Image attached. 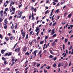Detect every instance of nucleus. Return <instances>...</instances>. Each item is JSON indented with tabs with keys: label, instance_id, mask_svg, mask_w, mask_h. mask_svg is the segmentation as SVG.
I'll return each mask as SVG.
<instances>
[{
	"label": "nucleus",
	"instance_id": "1",
	"mask_svg": "<svg viewBox=\"0 0 73 73\" xmlns=\"http://www.w3.org/2000/svg\"><path fill=\"white\" fill-rule=\"evenodd\" d=\"M4 15V11L3 10H1L0 11V17L3 16Z\"/></svg>",
	"mask_w": 73,
	"mask_h": 73
},
{
	"label": "nucleus",
	"instance_id": "2",
	"mask_svg": "<svg viewBox=\"0 0 73 73\" xmlns=\"http://www.w3.org/2000/svg\"><path fill=\"white\" fill-rule=\"evenodd\" d=\"M27 47H24L23 50V52H25L27 51Z\"/></svg>",
	"mask_w": 73,
	"mask_h": 73
},
{
	"label": "nucleus",
	"instance_id": "3",
	"mask_svg": "<svg viewBox=\"0 0 73 73\" xmlns=\"http://www.w3.org/2000/svg\"><path fill=\"white\" fill-rule=\"evenodd\" d=\"M23 13V12H22V11H19L18 12V15H22Z\"/></svg>",
	"mask_w": 73,
	"mask_h": 73
},
{
	"label": "nucleus",
	"instance_id": "4",
	"mask_svg": "<svg viewBox=\"0 0 73 73\" xmlns=\"http://www.w3.org/2000/svg\"><path fill=\"white\" fill-rule=\"evenodd\" d=\"M40 28L37 27V28H36L35 30V32H37L38 31L40 30Z\"/></svg>",
	"mask_w": 73,
	"mask_h": 73
},
{
	"label": "nucleus",
	"instance_id": "5",
	"mask_svg": "<svg viewBox=\"0 0 73 73\" xmlns=\"http://www.w3.org/2000/svg\"><path fill=\"white\" fill-rule=\"evenodd\" d=\"M37 52V50H35L34 51L33 53V54L35 55V56H36V53Z\"/></svg>",
	"mask_w": 73,
	"mask_h": 73
},
{
	"label": "nucleus",
	"instance_id": "6",
	"mask_svg": "<svg viewBox=\"0 0 73 73\" xmlns=\"http://www.w3.org/2000/svg\"><path fill=\"white\" fill-rule=\"evenodd\" d=\"M15 2L14 1L13 2H11L10 3V7H11L12 5H14V4H15Z\"/></svg>",
	"mask_w": 73,
	"mask_h": 73
},
{
	"label": "nucleus",
	"instance_id": "7",
	"mask_svg": "<svg viewBox=\"0 0 73 73\" xmlns=\"http://www.w3.org/2000/svg\"><path fill=\"white\" fill-rule=\"evenodd\" d=\"M15 56H13L12 57L11 60V61H12V62H13V61H15Z\"/></svg>",
	"mask_w": 73,
	"mask_h": 73
},
{
	"label": "nucleus",
	"instance_id": "8",
	"mask_svg": "<svg viewBox=\"0 0 73 73\" xmlns=\"http://www.w3.org/2000/svg\"><path fill=\"white\" fill-rule=\"evenodd\" d=\"M68 62H66L65 63V66L64 67V68H65L66 67L68 66Z\"/></svg>",
	"mask_w": 73,
	"mask_h": 73
},
{
	"label": "nucleus",
	"instance_id": "9",
	"mask_svg": "<svg viewBox=\"0 0 73 73\" xmlns=\"http://www.w3.org/2000/svg\"><path fill=\"white\" fill-rule=\"evenodd\" d=\"M50 52L51 54H54V53L53 52L52 50H50Z\"/></svg>",
	"mask_w": 73,
	"mask_h": 73
},
{
	"label": "nucleus",
	"instance_id": "10",
	"mask_svg": "<svg viewBox=\"0 0 73 73\" xmlns=\"http://www.w3.org/2000/svg\"><path fill=\"white\" fill-rule=\"evenodd\" d=\"M5 38L6 41H8L9 40V38L8 37H5Z\"/></svg>",
	"mask_w": 73,
	"mask_h": 73
},
{
	"label": "nucleus",
	"instance_id": "11",
	"mask_svg": "<svg viewBox=\"0 0 73 73\" xmlns=\"http://www.w3.org/2000/svg\"><path fill=\"white\" fill-rule=\"evenodd\" d=\"M28 38V34H27L26 37L25 38V40H27Z\"/></svg>",
	"mask_w": 73,
	"mask_h": 73
},
{
	"label": "nucleus",
	"instance_id": "12",
	"mask_svg": "<svg viewBox=\"0 0 73 73\" xmlns=\"http://www.w3.org/2000/svg\"><path fill=\"white\" fill-rule=\"evenodd\" d=\"M5 50H1V52L2 53V54H4L3 53L4 52H5Z\"/></svg>",
	"mask_w": 73,
	"mask_h": 73
},
{
	"label": "nucleus",
	"instance_id": "13",
	"mask_svg": "<svg viewBox=\"0 0 73 73\" xmlns=\"http://www.w3.org/2000/svg\"><path fill=\"white\" fill-rule=\"evenodd\" d=\"M2 59L3 61H6V58H4V57H3L2 58Z\"/></svg>",
	"mask_w": 73,
	"mask_h": 73
},
{
	"label": "nucleus",
	"instance_id": "14",
	"mask_svg": "<svg viewBox=\"0 0 73 73\" xmlns=\"http://www.w3.org/2000/svg\"><path fill=\"white\" fill-rule=\"evenodd\" d=\"M34 8L33 7H31L30 9L31 10V11H33V10H34Z\"/></svg>",
	"mask_w": 73,
	"mask_h": 73
},
{
	"label": "nucleus",
	"instance_id": "15",
	"mask_svg": "<svg viewBox=\"0 0 73 73\" xmlns=\"http://www.w3.org/2000/svg\"><path fill=\"white\" fill-rule=\"evenodd\" d=\"M11 55H12V52H9L8 53L7 56L8 57H9V56H11Z\"/></svg>",
	"mask_w": 73,
	"mask_h": 73
},
{
	"label": "nucleus",
	"instance_id": "16",
	"mask_svg": "<svg viewBox=\"0 0 73 73\" xmlns=\"http://www.w3.org/2000/svg\"><path fill=\"white\" fill-rule=\"evenodd\" d=\"M62 56H64L63 57H65L66 56V53H65H65H63L62 54Z\"/></svg>",
	"mask_w": 73,
	"mask_h": 73
},
{
	"label": "nucleus",
	"instance_id": "17",
	"mask_svg": "<svg viewBox=\"0 0 73 73\" xmlns=\"http://www.w3.org/2000/svg\"><path fill=\"white\" fill-rule=\"evenodd\" d=\"M68 39H65L64 40L65 42L66 43L68 42Z\"/></svg>",
	"mask_w": 73,
	"mask_h": 73
},
{
	"label": "nucleus",
	"instance_id": "18",
	"mask_svg": "<svg viewBox=\"0 0 73 73\" xmlns=\"http://www.w3.org/2000/svg\"><path fill=\"white\" fill-rule=\"evenodd\" d=\"M69 26L70 27V29H72V28L73 27V25H70Z\"/></svg>",
	"mask_w": 73,
	"mask_h": 73
},
{
	"label": "nucleus",
	"instance_id": "19",
	"mask_svg": "<svg viewBox=\"0 0 73 73\" xmlns=\"http://www.w3.org/2000/svg\"><path fill=\"white\" fill-rule=\"evenodd\" d=\"M2 21H3V19H2V18L1 17H0V24L1 23Z\"/></svg>",
	"mask_w": 73,
	"mask_h": 73
},
{
	"label": "nucleus",
	"instance_id": "20",
	"mask_svg": "<svg viewBox=\"0 0 73 73\" xmlns=\"http://www.w3.org/2000/svg\"><path fill=\"white\" fill-rule=\"evenodd\" d=\"M11 28L12 29H13V28H14V25L13 23L12 24Z\"/></svg>",
	"mask_w": 73,
	"mask_h": 73
},
{
	"label": "nucleus",
	"instance_id": "21",
	"mask_svg": "<svg viewBox=\"0 0 73 73\" xmlns=\"http://www.w3.org/2000/svg\"><path fill=\"white\" fill-rule=\"evenodd\" d=\"M25 55H27V56H29V52H27L25 53Z\"/></svg>",
	"mask_w": 73,
	"mask_h": 73
},
{
	"label": "nucleus",
	"instance_id": "22",
	"mask_svg": "<svg viewBox=\"0 0 73 73\" xmlns=\"http://www.w3.org/2000/svg\"><path fill=\"white\" fill-rule=\"evenodd\" d=\"M67 13H67V12H65V13H64V17H65V16H66V15H67Z\"/></svg>",
	"mask_w": 73,
	"mask_h": 73
},
{
	"label": "nucleus",
	"instance_id": "23",
	"mask_svg": "<svg viewBox=\"0 0 73 73\" xmlns=\"http://www.w3.org/2000/svg\"><path fill=\"white\" fill-rule=\"evenodd\" d=\"M4 63L5 65H7V61H6V60H5L4 62Z\"/></svg>",
	"mask_w": 73,
	"mask_h": 73
},
{
	"label": "nucleus",
	"instance_id": "24",
	"mask_svg": "<svg viewBox=\"0 0 73 73\" xmlns=\"http://www.w3.org/2000/svg\"><path fill=\"white\" fill-rule=\"evenodd\" d=\"M53 57V56L51 55H50L49 56V58H52Z\"/></svg>",
	"mask_w": 73,
	"mask_h": 73
},
{
	"label": "nucleus",
	"instance_id": "25",
	"mask_svg": "<svg viewBox=\"0 0 73 73\" xmlns=\"http://www.w3.org/2000/svg\"><path fill=\"white\" fill-rule=\"evenodd\" d=\"M72 16V14L70 13L68 15V17L70 18Z\"/></svg>",
	"mask_w": 73,
	"mask_h": 73
},
{
	"label": "nucleus",
	"instance_id": "26",
	"mask_svg": "<svg viewBox=\"0 0 73 73\" xmlns=\"http://www.w3.org/2000/svg\"><path fill=\"white\" fill-rule=\"evenodd\" d=\"M56 36L57 35L56 34H55L54 35L52 36V37H56Z\"/></svg>",
	"mask_w": 73,
	"mask_h": 73
},
{
	"label": "nucleus",
	"instance_id": "27",
	"mask_svg": "<svg viewBox=\"0 0 73 73\" xmlns=\"http://www.w3.org/2000/svg\"><path fill=\"white\" fill-rule=\"evenodd\" d=\"M33 43V40H32V41L31 42H29V44H30V45H32V44Z\"/></svg>",
	"mask_w": 73,
	"mask_h": 73
},
{
	"label": "nucleus",
	"instance_id": "28",
	"mask_svg": "<svg viewBox=\"0 0 73 73\" xmlns=\"http://www.w3.org/2000/svg\"><path fill=\"white\" fill-rule=\"evenodd\" d=\"M56 66V64L55 63H54L53 65V67L54 68H55Z\"/></svg>",
	"mask_w": 73,
	"mask_h": 73
},
{
	"label": "nucleus",
	"instance_id": "29",
	"mask_svg": "<svg viewBox=\"0 0 73 73\" xmlns=\"http://www.w3.org/2000/svg\"><path fill=\"white\" fill-rule=\"evenodd\" d=\"M60 66H61V63L60 62L58 64V68H59V67H60Z\"/></svg>",
	"mask_w": 73,
	"mask_h": 73
},
{
	"label": "nucleus",
	"instance_id": "30",
	"mask_svg": "<svg viewBox=\"0 0 73 73\" xmlns=\"http://www.w3.org/2000/svg\"><path fill=\"white\" fill-rule=\"evenodd\" d=\"M4 56H8V52H7L4 55Z\"/></svg>",
	"mask_w": 73,
	"mask_h": 73
},
{
	"label": "nucleus",
	"instance_id": "31",
	"mask_svg": "<svg viewBox=\"0 0 73 73\" xmlns=\"http://www.w3.org/2000/svg\"><path fill=\"white\" fill-rule=\"evenodd\" d=\"M40 32V31H38L37 33H36V36H37L38 35V33H39Z\"/></svg>",
	"mask_w": 73,
	"mask_h": 73
},
{
	"label": "nucleus",
	"instance_id": "32",
	"mask_svg": "<svg viewBox=\"0 0 73 73\" xmlns=\"http://www.w3.org/2000/svg\"><path fill=\"white\" fill-rule=\"evenodd\" d=\"M25 16H24L23 17H22L21 19V20H23L25 18Z\"/></svg>",
	"mask_w": 73,
	"mask_h": 73
},
{
	"label": "nucleus",
	"instance_id": "33",
	"mask_svg": "<svg viewBox=\"0 0 73 73\" xmlns=\"http://www.w3.org/2000/svg\"><path fill=\"white\" fill-rule=\"evenodd\" d=\"M17 50L18 52H19L20 50V48H17Z\"/></svg>",
	"mask_w": 73,
	"mask_h": 73
},
{
	"label": "nucleus",
	"instance_id": "34",
	"mask_svg": "<svg viewBox=\"0 0 73 73\" xmlns=\"http://www.w3.org/2000/svg\"><path fill=\"white\" fill-rule=\"evenodd\" d=\"M56 45V43H55V42H54L52 43V46H54V45Z\"/></svg>",
	"mask_w": 73,
	"mask_h": 73
},
{
	"label": "nucleus",
	"instance_id": "35",
	"mask_svg": "<svg viewBox=\"0 0 73 73\" xmlns=\"http://www.w3.org/2000/svg\"><path fill=\"white\" fill-rule=\"evenodd\" d=\"M7 24H8V21H6V22H5L4 24V25H6Z\"/></svg>",
	"mask_w": 73,
	"mask_h": 73
},
{
	"label": "nucleus",
	"instance_id": "36",
	"mask_svg": "<svg viewBox=\"0 0 73 73\" xmlns=\"http://www.w3.org/2000/svg\"><path fill=\"white\" fill-rule=\"evenodd\" d=\"M18 44V43H16V44L15 45V46H14V47L13 48V49L15 48L16 47V45H17V44Z\"/></svg>",
	"mask_w": 73,
	"mask_h": 73
},
{
	"label": "nucleus",
	"instance_id": "37",
	"mask_svg": "<svg viewBox=\"0 0 73 73\" xmlns=\"http://www.w3.org/2000/svg\"><path fill=\"white\" fill-rule=\"evenodd\" d=\"M55 2H56L55 1H54L53 3H52V4H53V5H56V3H55Z\"/></svg>",
	"mask_w": 73,
	"mask_h": 73
},
{
	"label": "nucleus",
	"instance_id": "38",
	"mask_svg": "<svg viewBox=\"0 0 73 73\" xmlns=\"http://www.w3.org/2000/svg\"><path fill=\"white\" fill-rule=\"evenodd\" d=\"M22 6H23V5L22 4H21L20 5H19V8H21V7H22Z\"/></svg>",
	"mask_w": 73,
	"mask_h": 73
},
{
	"label": "nucleus",
	"instance_id": "39",
	"mask_svg": "<svg viewBox=\"0 0 73 73\" xmlns=\"http://www.w3.org/2000/svg\"><path fill=\"white\" fill-rule=\"evenodd\" d=\"M59 11V9H57V10L55 11V13H58V12Z\"/></svg>",
	"mask_w": 73,
	"mask_h": 73
},
{
	"label": "nucleus",
	"instance_id": "40",
	"mask_svg": "<svg viewBox=\"0 0 73 73\" xmlns=\"http://www.w3.org/2000/svg\"><path fill=\"white\" fill-rule=\"evenodd\" d=\"M12 10L13 11H15V8H12Z\"/></svg>",
	"mask_w": 73,
	"mask_h": 73
},
{
	"label": "nucleus",
	"instance_id": "41",
	"mask_svg": "<svg viewBox=\"0 0 73 73\" xmlns=\"http://www.w3.org/2000/svg\"><path fill=\"white\" fill-rule=\"evenodd\" d=\"M44 42V41H41L40 42V44H42Z\"/></svg>",
	"mask_w": 73,
	"mask_h": 73
},
{
	"label": "nucleus",
	"instance_id": "42",
	"mask_svg": "<svg viewBox=\"0 0 73 73\" xmlns=\"http://www.w3.org/2000/svg\"><path fill=\"white\" fill-rule=\"evenodd\" d=\"M56 60H57V58L55 57L53 58V60L54 61H56Z\"/></svg>",
	"mask_w": 73,
	"mask_h": 73
},
{
	"label": "nucleus",
	"instance_id": "43",
	"mask_svg": "<svg viewBox=\"0 0 73 73\" xmlns=\"http://www.w3.org/2000/svg\"><path fill=\"white\" fill-rule=\"evenodd\" d=\"M63 50H65V45L64 44H63Z\"/></svg>",
	"mask_w": 73,
	"mask_h": 73
},
{
	"label": "nucleus",
	"instance_id": "44",
	"mask_svg": "<svg viewBox=\"0 0 73 73\" xmlns=\"http://www.w3.org/2000/svg\"><path fill=\"white\" fill-rule=\"evenodd\" d=\"M12 19V16H10L9 18V20H11Z\"/></svg>",
	"mask_w": 73,
	"mask_h": 73
},
{
	"label": "nucleus",
	"instance_id": "45",
	"mask_svg": "<svg viewBox=\"0 0 73 73\" xmlns=\"http://www.w3.org/2000/svg\"><path fill=\"white\" fill-rule=\"evenodd\" d=\"M21 33H22V34L24 33V31H23V29H22L21 30Z\"/></svg>",
	"mask_w": 73,
	"mask_h": 73
},
{
	"label": "nucleus",
	"instance_id": "46",
	"mask_svg": "<svg viewBox=\"0 0 73 73\" xmlns=\"http://www.w3.org/2000/svg\"><path fill=\"white\" fill-rule=\"evenodd\" d=\"M73 48V47L72 46H70V47L69 48V50H70V49H72Z\"/></svg>",
	"mask_w": 73,
	"mask_h": 73
},
{
	"label": "nucleus",
	"instance_id": "47",
	"mask_svg": "<svg viewBox=\"0 0 73 73\" xmlns=\"http://www.w3.org/2000/svg\"><path fill=\"white\" fill-rule=\"evenodd\" d=\"M61 24H62V25H64V24H66V22H65L64 23H63V22H62L61 23Z\"/></svg>",
	"mask_w": 73,
	"mask_h": 73
},
{
	"label": "nucleus",
	"instance_id": "48",
	"mask_svg": "<svg viewBox=\"0 0 73 73\" xmlns=\"http://www.w3.org/2000/svg\"><path fill=\"white\" fill-rule=\"evenodd\" d=\"M32 20H33V21H34L35 20V17H33L32 19Z\"/></svg>",
	"mask_w": 73,
	"mask_h": 73
},
{
	"label": "nucleus",
	"instance_id": "49",
	"mask_svg": "<svg viewBox=\"0 0 73 73\" xmlns=\"http://www.w3.org/2000/svg\"><path fill=\"white\" fill-rule=\"evenodd\" d=\"M15 62H12V64H11V66H12L13 65V64H15Z\"/></svg>",
	"mask_w": 73,
	"mask_h": 73
},
{
	"label": "nucleus",
	"instance_id": "50",
	"mask_svg": "<svg viewBox=\"0 0 73 73\" xmlns=\"http://www.w3.org/2000/svg\"><path fill=\"white\" fill-rule=\"evenodd\" d=\"M4 28L5 29H7V26L6 25L4 27Z\"/></svg>",
	"mask_w": 73,
	"mask_h": 73
},
{
	"label": "nucleus",
	"instance_id": "51",
	"mask_svg": "<svg viewBox=\"0 0 73 73\" xmlns=\"http://www.w3.org/2000/svg\"><path fill=\"white\" fill-rule=\"evenodd\" d=\"M13 36H11L10 38V39L11 40H12V39H13Z\"/></svg>",
	"mask_w": 73,
	"mask_h": 73
},
{
	"label": "nucleus",
	"instance_id": "52",
	"mask_svg": "<svg viewBox=\"0 0 73 73\" xmlns=\"http://www.w3.org/2000/svg\"><path fill=\"white\" fill-rule=\"evenodd\" d=\"M34 9V11L35 12H36V11H37V10L36 9V8H35Z\"/></svg>",
	"mask_w": 73,
	"mask_h": 73
},
{
	"label": "nucleus",
	"instance_id": "53",
	"mask_svg": "<svg viewBox=\"0 0 73 73\" xmlns=\"http://www.w3.org/2000/svg\"><path fill=\"white\" fill-rule=\"evenodd\" d=\"M8 8H6L5 9V11H6L7 12V11H8Z\"/></svg>",
	"mask_w": 73,
	"mask_h": 73
},
{
	"label": "nucleus",
	"instance_id": "54",
	"mask_svg": "<svg viewBox=\"0 0 73 73\" xmlns=\"http://www.w3.org/2000/svg\"><path fill=\"white\" fill-rule=\"evenodd\" d=\"M56 22H54V23L52 24V26H54L55 25H56Z\"/></svg>",
	"mask_w": 73,
	"mask_h": 73
},
{
	"label": "nucleus",
	"instance_id": "55",
	"mask_svg": "<svg viewBox=\"0 0 73 73\" xmlns=\"http://www.w3.org/2000/svg\"><path fill=\"white\" fill-rule=\"evenodd\" d=\"M3 37V36H2V35L0 34V38H1V39H2V37Z\"/></svg>",
	"mask_w": 73,
	"mask_h": 73
},
{
	"label": "nucleus",
	"instance_id": "56",
	"mask_svg": "<svg viewBox=\"0 0 73 73\" xmlns=\"http://www.w3.org/2000/svg\"><path fill=\"white\" fill-rule=\"evenodd\" d=\"M15 52H18L17 51V49L16 48V49H15Z\"/></svg>",
	"mask_w": 73,
	"mask_h": 73
},
{
	"label": "nucleus",
	"instance_id": "57",
	"mask_svg": "<svg viewBox=\"0 0 73 73\" xmlns=\"http://www.w3.org/2000/svg\"><path fill=\"white\" fill-rule=\"evenodd\" d=\"M41 51L40 50L39 52L38 53V54H41Z\"/></svg>",
	"mask_w": 73,
	"mask_h": 73
},
{
	"label": "nucleus",
	"instance_id": "58",
	"mask_svg": "<svg viewBox=\"0 0 73 73\" xmlns=\"http://www.w3.org/2000/svg\"><path fill=\"white\" fill-rule=\"evenodd\" d=\"M6 4H8V3H9V1H6Z\"/></svg>",
	"mask_w": 73,
	"mask_h": 73
},
{
	"label": "nucleus",
	"instance_id": "59",
	"mask_svg": "<svg viewBox=\"0 0 73 73\" xmlns=\"http://www.w3.org/2000/svg\"><path fill=\"white\" fill-rule=\"evenodd\" d=\"M32 33H33V31H31L30 33V35H32Z\"/></svg>",
	"mask_w": 73,
	"mask_h": 73
},
{
	"label": "nucleus",
	"instance_id": "60",
	"mask_svg": "<svg viewBox=\"0 0 73 73\" xmlns=\"http://www.w3.org/2000/svg\"><path fill=\"white\" fill-rule=\"evenodd\" d=\"M52 25V22H51L50 23L49 25H50V26H51Z\"/></svg>",
	"mask_w": 73,
	"mask_h": 73
},
{
	"label": "nucleus",
	"instance_id": "61",
	"mask_svg": "<svg viewBox=\"0 0 73 73\" xmlns=\"http://www.w3.org/2000/svg\"><path fill=\"white\" fill-rule=\"evenodd\" d=\"M43 53H44V54H45V53H46V50H44L43 52Z\"/></svg>",
	"mask_w": 73,
	"mask_h": 73
},
{
	"label": "nucleus",
	"instance_id": "62",
	"mask_svg": "<svg viewBox=\"0 0 73 73\" xmlns=\"http://www.w3.org/2000/svg\"><path fill=\"white\" fill-rule=\"evenodd\" d=\"M48 38V36H46L45 37V39L46 40V39H47V38Z\"/></svg>",
	"mask_w": 73,
	"mask_h": 73
},
{
	"label": "nucleus",
	"instance_id": "63",
	"mask_svg": "<svg viewBox=\"0 0 73 73\" xmlns=\"http://www.w3.org/2000/svg\"><path fill=\"white\" fill-rule=\"evenodd\" d=\"M15 29H16V28H17V24H16L15 25Z\"/></svg>",
	"mask_w": 73,
	"mask_h": 73
},
{
	"label": "nucleus",
	"instance_id": "64",
	"mask_svg": "<svg viewBox=\"0 0 73 73\" xmlns=\"http://www.w3.org/2000/svg\"><path fill=\"white\" fill-rule=\"evenodd\" d=\"M25 33L22 34V36H25Z\"/></svg>",
	"mask_w": 73,
	"mask_h": 73
}]
</instances>
